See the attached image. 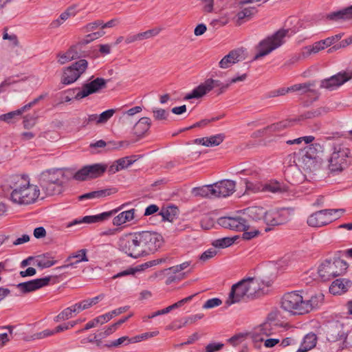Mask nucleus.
Segmentation results:
<instances>
[{
	"label": "nucleus",
	"mask_w": 352,
	"mask_h": 352,
	"mask_svg": "<svg viewBox=\"0 0 352 352\" xmlns=\"http://www.w3.org/2000/svg\"><path fill=\"white\" fill-rule=\"evenodd\" d=\"M300 291L285 293L281 298L280 308L291 316L304 315L318 308L323 302L322 294L303 297Z\"/></svg>",
	"instance_id": "nucleus-1"
},
{
	"label": "nucleus",
	"mask_w": 352,
	"mask_h": 352,
	"mask_svg": "<svg viewBox=\"0 0 352 352\" xmlns=\"http://www.w3.org/2000/svg\"><path fill=\"white\" fill-rule=\"evenodd\" d=\"M153 235L151 231L126 234L120 237L118 249L127 256L137 258L146 254V248L151 250L150 245H152Z\"/></svg>",
	"instance_id": "nucleus-2"
},
{
	"label": "nucleus",
	"mask_w": 352,
	"mask_h": 352,
	"mask_svg": "<svg viewBox=\"0 0 352 352\" xmlns=\"http://www.w3.org/2000/svg\"><path fill=\"white\" fill-rule=\"evenodd\" d=\"M8 187L12 190L10 200L19 205H29L34 203L40 195V189L30 184L23 177L14 175L6 180Z\"/></svg>",
	"instance_id": "nucleus-3"
},
{
	"label": "nucleus",
	"mask_w": 352,
	"mask_h": 352,
	"mask_svg": "<svg viewBox=\"0 0 352 352\" xmlns=\"http://www.w3.org/2000/svg\"><path fill=\"white\" fill-rule=\"evenodd\" d=\"M263 294L259 280L255 277L245 278L231 287L226 305L229 307L242 300L259 297Z\"/></svg>",
	"instance_id": "nucleus-4"
},
{
	"label": "nucleus",
	"mask_w": 352,
	"mask_h": 352,
	"mask_svg": "<svg viewBox=\"0 0 352 352\" xmlns=\"http://www.w3.org/2000/svg\"><path fill=\"white\" fill-rule=\"evenodd\" d=\"M38 181L45 195L53 196L63 191L66 179L60 169H49L40 174Z\"/></svg>",
	"instance_id": "nucleus-5"
},
{
	"label": "nucleus",
	"mask_w": 352,
	"mask_h": 352,
	"mask_svg": "<svg viewBox=\"0 0 352 352\" xmlns=\"http://www.w3.org/2000/svg\"><path fill=\"white\" fill-rule=\"evenodd\" d=\"M352 160L349 148L343 144H334L332 153L329 159V170L331 173H339L346 168Z\"/></svg>",
	"instance_id": "nucleus-6"
},
{
	"label": "nucleus",
	"mask_w": 352,
	"mask_h": 352,
	"mask_svg": "<svg viewBox=\"0 0 352 352\" xmlns=\"http://www.w3.org/2000/svg\"><path fill=\"white\" fill-rule=\"evenodd\" d=\"M348 268V263L340 258L334 257L324 261L318 268L319 277L323 281L344 275Z\"/></svg>",
	"instance_id": "nucleus-7"
},
{
	"label": "nucleus",
	"mask_w": 352,
	"mask_h": 352,
	"mask_svg": "<svg viewBox=\"0 0 352 352\" xmlns=\"http://www.w3.org/2000/svg\"><path fill=\"white\" fill-rule=\"evenodd\" d=\"M314 144L306 146L303 149L294 153V162L299 169L312 172L318 166V155L316 146Z\"/></svg>",
	"instance_id": "nucleus-8"
},
{
	"label": "nucleus",
	"mask_w": 352,
	"mask_h": 352,
	"mask_svg": "<svg viewBox=\"0 0 352 352\" xmlns=\"http://www.w3.org/2000/svg\"><path fill=\"white\" fill-rule=\"evenodd\" d=\"M350 331L340 321H332L328 323L326 330V338L330 342H338L339 349L343 350L348 347L347 338Z\"/></svg>",
	"instance_id": "nucleus-9"
},
{
	"label": "nucleus",
	"mask_w": 352,
	"mask_h": 352,
	"mask_svg": "<svg viewBox=\"0 0 352 352\" xmlns=\"http://www.w3.org/2000/svg\"><path fill=\"white\" fill-rule=\"evenodd\" d=\"M288 33V30H279L272 36L267 37L259 42L258 45V52L254 60H258L271 53L273 50L278 48L284 43V38Z\"/></svg>",
	"instance_id": "nucleus-10"
},
{
	"label": "nucleus",
	"mask_w": 352,
	"mask_h": 352,
	"mask_svg": "<svg viewBox=\"0 0 352 352\" xmlns=\"http://www.w3.org/2000/svg\"><path fill=\"white\" fill-rule=\"evenodd\" d=\"M344 209H324L311 214L307 219V223L311 227L327 226L341 217Z\"/></svg>",
	"instance_id": "nucleus-11"
},
{
	"label": "nucleus",
	"mask_w": 352,
	"mask_h": 352,
	"mask_svg": "<svg viewBox=\"0 0 352 352\" xmlns=\"http://www.w3.org/2000/svg\"><path fill=\"white\" fill-rule=\"evenodd\" d=\"M108 81L109 80H105L102 78H96L90 82L83 83L81 89L79 87L69 89L67 90V93L72 94L76 92L73 98L79 100L89 95L98 93L100 89L105 88Z\"/></svg>",
	"instance_id": "nucleus-12"
},
{
	"label": "nucleus",
	"mask_w": 352,
	"mask_h": 352,
	"mask_svg": "<svg viewBox=\"0 0 352 352\" xmlns=\"http://www.w3.org/2000/svg\"><path fill=\"white\" fill-rule=\"evenodd\" d=\"M87 67L88 62L85 59H80L73 63L63 69L61 83L64 85H69L75 82L85 72Z\"/></svg>",
	"instance_id": "nucleus-13"
},
{
	"label": "nucleus",
	"mask_w": 352,
	"mask_h": 352,
	"mask_svg": "<svg viewBox=\"0 0 352 352\" xmlns=\"http://www.w3.org/2000/svg\"><path fill=\"white\" fill-rule=\"evenodd\" d=\"M228 87L229 83L223 84L220 80L209 78L193 89L190 93L187 94L184 96V99L185 100H188L194 98H199L215 87H219L220 89L219 94H221Z\"/></svg>",
	"instance_id": "nucleus-14"
},
{
	"label": "nucleus",
	"mask_w": 352,
	"mask_h": 352,
	"mask_svg": "<svg viewBox=\"0 0 352 352\" xmlns=\"http://www.w3.org/2000/svg\"><path fill=\"white\" fill-rule=\"evenodd\" d=\"M218 223L225 228L237 232H242L250 228L247 220L239 216L221 217L219 219Z\"/></svg>",
	"instance_id": "nucleus-15"
},
{
	"label": "nucleus",
	"mask_w": 352,
	"mask_h": 352,
	"mask_svg": "<svg viewBox=\"0 0 352 352\" xmlns=\"http://www.w3.org/2000/svg\"><path fill=\"white\" fill-rule=\"evenodd\" d=\"M214 197H226L235 191L236 183L230 179H223L212 184Z\"/></svg>",
	"instance_id": "nucleus-16"
},
{
	"label": "nucleus",
	"mask_w": 352,
	"mask_h": 352,
	"mask_svg": "<svg viewBox=\"0 0 352 352\" xmlns=\"http://www.w3.org/2000/svg\"><path fill=\"white\" fill-rule=\"evenodd\" d=\"M349 81V78L344 77L342 72H340L329 78L320 81V88L328 91H334Z\"/></svg>",
	"instance_id": "nucleus-17"
},
{
	"label": "nucleus",
	"mask_w": 352,
	"mask_h": 352,
	"mask_svg": "<svg viewBox=\"0 0 352 352\" xmlns=\"http://www.w3.org/2000/svg\"><path fill=\"white\" fill-rule=\"evenodd\" d=\"M87 250L81 249L71 254L65 260V264L57 267L56 270H62L69 267L76 268L77 265L81 262H87L89 258L87 256Z\"/></svg>",
	"instance_id": "nucleus-18"
},
{
	"label": "nucleus",
	"mask_w": 352,
	"mask_h": 352,
	"mask_svg": "<svg viewBox=\"0 0 352 352\" xmlns=\"http://www.w3.org/2000/svg\"><path fill=\"white\" fill-rule=\"evenodd\" d=\"M51 276L36 278L23 283H19L16 287L23 294L36 291L43 287L48 285Z\"/></svg>",
	"instance_id": "nucleus-19"
},
{
	"label": "nucleus",
	"mask_w": 352,
	"mask_h": 352,
	"mask_svg": "<svg viewBox=\"0 0 352 352\" xmlns=\"http://www.w3.org/2000/svg\"><path fill=\"white\" fill-rule=\"evenodd\" d=\"M245 58V50L238 48L232 50L219 62V67L223 69L230 67L232 65Z\"/></svg>",
	"instance_id": "nucleus-20"
},
{
	"label": "nucleus",
	"mask_w": 352,
	"mask_h": 352,
	"mask_svg": "<svg viewBox=\"0 0 352 352\" xmlns=\"http://www.w3.org/2000/svg\"><path fill=\"white\" fill-rule=\"evenodd\" d=\"M287 217L283 214V210H266L264 222L271 226L284 224L287 222Z\"/></svg>",
	"instance_id": "nucleus-21"
},
{
	"label": "nucleus",
	"mask_w": 352,
	"mask_h": 352,
	"mask_svg": "<svg viewBox=\"0 0 352 352\" xmlns=\"http://www.w3.org/2000/svg\"><path fill=\"white\" fill-rule=\"evenodd\" d=\"M178 208L175 206H169L166 208H162L160 210L159 207L155 205V219L157 217H161V222H172L177 215Z\"/></svg>",
	"instance_id": "nucleus-22"
},
{
	"label": "nucleus",
	"mask_w": 352,
	"mask_h": 352,
	"mask_svg": "<svg viewBox=\"0 0 352 352\" xmlns=\"http://www.w3.org/2000/svg\"><path fill=\"white\" fill-rule=\"evenodd\" d=\"M351 284L352 282L346 278L336 279L329 287V292L333 295H340L346 292Z\"/></svg>",
	"instance_id": "nucleus-23"
},
{
	"label": "nucleus",
	"mask_w": 352,
	"mask_h": 352,
	"mask_svg": "<svg viewBox=\"0 0 352 352\" xmlns=\"http://www.w3.org/2000/svg\"><path fill=\"white\" fill-rule=\"evenodd\" d=\"M80 46L79 45H73L65 53L59 54L58 55V57H59L58 63L60 65H63L67 62L80 58Z\"/></svg>",
	"instance_id": "nucleus-24"
},
{
	"label": "nucleus",
	"mask_w": 352,
	"mask_h": 352,
	"mask_svg": "<svg viewBox=\"0 0 352 352\" xmlns=\"http://www.w3.org/2000/svg\"><path fill=\"white\" fill-rule=\"evenodd\" d=\"M327 18L331 21L352 19V6L331 12L327 14Z\"/></svg>",
	"instance_id": "nucleus-25"
},
{
	"label": "nucleus",
	"mask_w": 352,
	"mask_h": 352,
	"mask_svg": "<svg viewBox=\"0 0 352 352\" xmlns=\"http://www.w3.org/2000/svg\"><path fill=\"white\" fill-rule=\"evenodd\" d=\"M118 212V210H113L108 212H104L96 215L85 216L82 218V221L84 223H94L98 222H102L111 217Z\"/></svg>",
	"instance_id": "nucleus-26"
},
{
	"label": "nucleus",
	"mask_w": 352,
	"mask_h": 352,
	"mask_svg": "<svg viewBox=\"0 0 352 352\" xmlns=\"http://www.w3.org/2000/svg\"><path fill=\"white\" fill-rule=\"evenodd\" d=\"M266 210L261 206H251L245 209V214L252 219L257 221L265 219Z\"/></svg>",
	"instance_id": "nucleus-27"
},
{
	"label": "nucleus",
	"mask_w": 352,
	"mask_h": 352,
	"mask_svg": "<svg viewBox=\"0 0 352 352\" xmlns=\"http://www.w3.org/2000/svg\"><path fill=\"white\" fill-rule=\"evenodd\" d=\"M263 192L272 193H281L287 190V186L279 182L270 180L263 183Z\"/></svg>",
	"instance_id": "nucleus-28"
},
{
	"label": "nucleus",
	"mask_w": 352,
	"mask_h": 352,
	"mask_svg": "<svg viewBox=\"0 0 352 352\" xmlns=\"http://www.w3.org/2000/svg\"><path fill=\"white\" fill-rule=\"evenodd\" d=\"M317 342L316 335L314 333H309L305 336L299 346V352H307L315 347Z\"/></svg>",
	"instance_id": "nucleus-29"
},
{
	"label": "nucleus",
	"mask_w": 352,
	"mask_h": 352,
	"mask_svg": "<svg viewBox=\"0 0 352 352\" xmlns=\"http://www.w3.org/2000/svg\"><path fill=\"white\" fill-rule=\"evenodd\" d=\"M151 123L149 119L146 117L139 119L133 127V133L138 137H141L149 129Z\"/></svg>",
	"instance_id": "nucleus-30"
},
{
	"label": "nucleus",
	"mask_w": 352,
	"mask_h": 352,
	"mask_svg": "<svg viewBox=\"0 0 352 352\" xmlns=\"http://www.w3.org/2000/svg\"><path fill=\"white\" fill-rule=\"evenodd\" d=\"M90 179L100 177L107 169V165L104 164H94L87 165Z\"/></svg>",
	"instance_id": "nucleus-31"
},
{
	"label": "nucleus",
	"mask_w": 352,
	"mask_h": 352,
	"mask_svg": "<svg viewBox=\"0 0 352 352\" xmlns=\"http://www.w3.org/2000/svg\"><path fill=\"white\" fill-rule=\"evenodd\" d=\"M117 329L118 327L115 323L108 327H105L103 329L100 330L96 333L92 335L91 336L93 338H90V342L100 341L101 340L112 334Z\"/></svg>",
	"instance_id": "nucleus-32"
},
{
	"label": "nucleus",
	"mask_w": 352,
	"mask_h": 352,
	"mask_svg": "<svg viewBox=\"0 0 352 352\" xmlns=\"http://www.w3.org/2000/svg\"><path fill=\"white\" fill-rule=\"evenodd\" d=\"M135 209H131L126 211L120 212L113 219V224L114 226H121L127 221L132 220L134 218Z\"/></svg>",
	"instance_id": "nucleus-33"
},
{
	"label": "nucleus",
	"mask_w": 352,
	"mask_h": 352,
	"mask_svg": "<svg viewBox=\"0 0 352 352\" xmlns=\"http://www.w3.org/2000/svg\"><path fill=\"white\" fill-rule=\"evenodd\" d=\"M37 266L41 269L48 268L56 263V261L54 260L50 253H45L37 256Z\"/></svg>",
	"instance_id": "nucleus-34"
},
{
	"label": "nucleus",
	"mask_w": 352,
	"mask_h": 352,
	"mask_svg": "<svg viewBox=\"0 0 352 352\" xmlns=\"http://www.w3.org/2000/svg\"><path fill=\"white\" fill-rule=\"evenodd\" d=\"M212 186V184H209L201 187H195L192 189V193L195 197H214Z\"/></svg>",
	"instance_id": "nucleus-35"
},
{
	"label": "nucleus",
	"mask_w": 352,
	"mask_h": 352,
	"mask_svg": "<svg viewBox=\"0 0 352 352\" xmlns=\"http://www.w3.org/2000/svg\"><path fill=\"white\" fill-rule=\"evenodd\" d=\"M113 189L107 188L85 193L79 196V200L104 197L113 193Z\"/></svg>",
	"instance_id": "nucleus-36"
},
{
	"label": "nucleus",
	"mask_w": 352,
	"mask_h": 352,
	"mask_svg": "<svg viewBox=\"0 0 352 352\" xmlns=\"http://www.w3.org/2000/svg\"><path fill=\"white\" fill-rule=\"evenodd\" d=\"M245 192L247 194L257 193L263 192V183L258 181H250L248 179H244Z\"/></svg>",
	"instance_id": "nucleus-37"
},
{
	"label": "nucleus",
	"mask_w": 352,
	"mask_h": 352,
	"mask_svg": "<svg viewBox=\"0 0 352 352\" xmlns=\"http://www.w3.org/2000/svg\"><path fill=\"white\" fill-rule=\"evenodd\" d=\"M325 49V47L321 42V41L315 42L314 44L311 45H307L305 47L301 52L302 56L303 58H307L312 54H317L320 51Z\"/></svg>",
	"instance_id": "nucleus-38"
},
{
	"label": "nucleus",
	"mask_w": 352,
	"mask_h": 352,
	"mask_svg": "<svg viewBox=\"0 0 352 352\" xmlns=\"http://www.w3.org/2000/svg\"><path fill=\"white\" fill-rule=\"evenodd\" d=\"M329 111V109L327 107H319L316 109H311L307 111L304 112L300 115V118L302 120L305 119H312L318 116H320L323 114L327 113Z\"/></svg>",
	"instance_id": "nucleus-39"
},
{
	"label": "nucleus",
	"mask_w": 352,
	"mask_h": 352,
	"mask_svg": "<svg viewBox=\"0 0 352 352\" xmlns=\"http://www.w3.org/2000/svg\"><path fill=\"white\" fill-rule=\"evenodd\" d=\"M237 238L238 237L236 236L233 237H223L214 240L212 244L214 248H226L232 245Z\"/></svg>",
	"instance_id": "nucleus-40"
},
{
	"label": "nucleus",
	"mask_w": 352,
	"mask_h": 352,
	"mask_svg": "<svg viewBox=\"0 0 352 352\" xmlns=\"http://www.w3.org/2000/svg\"><path fill=\"white\" fill-rule=\"evenodd\" d=\"M315 86V83L309 82L305 83L295 84L289 87L290 91H299L300 94H306L311 91V87Z\"/></svg>",
	"instance_id": "nucleus-41"
},
{
	"label": "nucleus",
	"mask_w": 352,
	"mask_h": 352,
	"mask_svg": "<svg viewBox=\"0 0 352 352\" xmlns=\"http://www.w3.org/2000/svg\"><path fill=\"white\" fill-rule=\"evenodd\" d=\"M225 138L226 135L224 133H219L210 137H206V146H219L223 142Z\"/></svg>",
	"instance_id": "nucleus-42"
},
{
	"label": "nucleus",
	"mask_w": 352,
	"mask_h": 352,
	"mask_svg": "<svg viewBox=\"0 0 352 352\" xmlns=\"http://www.w3.org/2000/svg\"><path fill=\"white\" fill-rule=\"evenodd\" d=\"M129 309V306L119 307L118 309L112 310L110 312L100 315L101 319L102 320L104 323H106L108 321H109L111 319H112L114 316H118V315L126 311Z\"/></svg>",
	"instance_id": "nucleus-43"
},
{
	"label": "nucleus",
	"mask_w": 352,
	"mask_h": 352,
	"mask_svg": "<svg viewBox=\"0 0 352 352\" xmlns=\"http://www.w3.org/2000/svg\"><path fill=\"white\" fill-rule=\"evenodd\" d=\"M21 117L20 111L17 109L13 111L8 112L0 116V120L7 123H14L19 120Z\"/></svg>",
	"instance_id": "nucleus-44"
},
{
	"label": "nucleus",
	"mask_w": 352,
	"mask_h": 352,
	"mask_svg": "<svg viewBox=\"0 0 352 352\" xmlns=\"http://www.w3.org/2000/svg\"><path fill=\"white\" fill-rule=\"evenodd\" d=\"M274 325L272 322H265L259 326L258 333L260 335L268 337L274 333Z\"/></svg>",
	"instance_id": "nucleus-45"
},
{
	"label": "nucleus",
	"mask_w": 352,
	"mask_h": 352,
	"mask_svg": "<svg viewBox=\"0 0 352 352\" xmlns=\"http://www.w3.org/2000/svg\"><path fill=\"white\" fill-rule=\"evenodd\" d=\"M137 160L136 155L126 156L116 160L120 168L124 170L129 167Z\"/></svg>",
	"instance_id": "nucleus-46"
},
{
	"label": "nucleus",
	"mask_w": 352,
	"mask_h": 352,
	"mask_svg": "<svg viewBox=\"0 0 352 352\" xmlns=\"http://www.w3.org/2000/svg\"><path fill=\"white\" fill-rule=\"evenodd\" d=\"M292 124L291 120H285L268 126L267 129L270 132L280 131L281 130L290 126Z\"/></svg>",
	"instance_id": "nucleus-47"
},
{
	"label": "nucleus",
	"mask_w": 352,
	"mask_h": 352,
	"mask_svg": "<svg viewBox=\"0 0 352 352\" xmlns=\"http://www.w3.org/2000/svg\"><path fill=\"white\" fill-rule=\"evenodd\" d=\"M19 76H10L6 78L1 84H0V94L6 91V88L12 85L13 84L17 83L20 81H23L25 79H16Z\"/></svg>",
	"instance_id": "nucleus-48"
},
{
	"label": "nucleus",
	"mask_w": 352,
	"mask_h": 352,
	"mask_svg": "<svg viewBox=\"0 0 352 352\" xmlns=\"http://www.w3.org/2000/svg\"><path fill=\"white\" fill-rule=\"evenodd\" d=\"M72 313H75L72 306L67 307L64 310H63L58 315H57L54 320L56 322H60L61 320H67L72 316Z\"/></svg>",
	"instance_id": "nucleus-49"
},
{
	"label": "nucleus",
	"mask_w": 352,
	"mask_h": 352,
	"mask_svg": "<svg viewBox=\"0 0 352 352\" xmlns=\"http://www.w3.org/2000/svg\"><path fill=\"white\" fill-rule=\"evenodd\" d=\"M130 338L128 336H122L119 338L118 339L109 341L108 344H107V346L109 348H116L118 347L122 344L127 345L131 342L130 341Z\"/></svg>",
	"instance_id": "nucleus-50"
},
{
	"label": "nucleus",
	"mask_w": 352,
	"mask_h": 352,
	"mask_svg": "<svg viewBox=\"0 0 352 352\" xmlns=\"http://www.w3.org/2000/svg\"><path fill=\"white\" fill-rule=\"evenodd\" d=\"M87 170V166H83L74 175V179L77 181L89 180L90 177Z\"/></svg>",
	"instance_id": "nucleus-51"
},
{
	"label": "nucleus",
	"mask_w": 352,
	"mask_h": 352,
	"mask_svg": "<svg viewBox=\"0 0 352 352\" xmlns=\"http://www.w3.org/2000/svg\"><path fill=\"white\" fill-rule=\"evenodd\" d=\"M352 44V35L349 37L341 41L338 44H336L328 50V53H332L335 51H337L341 48H344Z\"/></svg>",
	"instance_id": "nucleus-52"
},
{
	"label": "nucleus",
	"mask_w": 352,
	"mask_h": 352,
	"mask_svg": "<svg viewBox=\"0 0 352 352\" xmlns=\"http://www.w3.org/2000/svg\"><path fill=\"white\" fill-rule=\"evenodd\" d=\"M115 112V109H107L103 111L100 115H98V120H97V124L106 123L113 116Z\"/></svg>",
	"instance_id": "nucleus-53"
},
{
	"label": "nucleus",
	"mask_w": 352,
	"mask_h": 352,
	"mask_svg": "<svg viewBox=\"0 0 352 352\" xmlns=\"http://www.w3.org/2000/svg\"><path fill=\"white\" fill-rule=\"evenodd\" d=\"M195 295L196 294L190 295L186 298H184L179 300L178 302H175V303L173 304L172 305H170V306L166 307L165 309H166V313L168 314L173 309L180 307L182 305H184L185 303L190 302Z\"/></svg>",
	"instance_id": "nucleus-54"
},
{
	"label": "nucleus",
	"mask_w": 352,
	"mask_h": 352,
	"mask_svg": "<svg viewBox=\"0 0 352 352\" xmlns=\"http://www.w3.org/2000/svg\"><path fill=\"white\" fill-rule=\"evenodd\" d=\"M104 324L102 320L101 319V316H99L95 318H94L93 320L89 321L85 326V327L80 330H78L77 331V333H82L84 331H86V330H88V329H90L91 328H94V327H96L98 324Z\"/></svg>",
	"instance_id": "nucleus-55"
},
{
	"label": "nucleus",
	"mask_w": 352,
	"mask_h": 352,
	"mask_svg": "<svg viewBox=\"0 0 352 352\" xmlns=\"http://www.w3.org/2000/svg\"><path fill=\"white\" fill-rule=\"evenodd\" d=\"M289 92V87H282L278 89L272 90L265 95V98H274L280 96H283L285 94Z\"/></svg>",
	"instance_id": "nucleus-56"
},
{
	"label": "nucleus",
	"mask_w": 352,
	"mask_h": 352,
	"mask_svg": "<svg viewBox=\"0 0 352 352\" xmlns=\"http://www.w3.org/2000/svg\"><path fill=\"white\" fill-rule=\"evenodd\" d=\"M153 336H154L153 331L146 332V333H143L142 334L131 337L130 338V341L131 342V343H137V342H140L142 340H147L148 338H152Z\"/></svg>",
	"instance_id": "nucleus-57"
},
{
	"label": "nucleus",
	"mask_w": 352,
	"mask_h": 352,
	"mask_svg": "<svg viewBox=\"0 0 352 352\" xmlns=\"http://www.w3.org/2000/svg\"><path fill=\"white\" fill-rule=\"evenodd\" d=\"M256 12L254 7L245 8L242 10L239 11L236 16L239 19H243L246 17H249Z\"/></svg>",
	"instance_id": "nucleus-58"
},
{
	"label": "nucleus",
	"mask_w": 352,
	"mask_h": 352,
	"mask_svg": "<svg viewBox=\"0 0 352 352\" xmlns=\"http://www.w3.org/2000/svg\"><path fill=\"white\" fill-rule=\"evenodd\" d=\"M222 304V301L219 298H213L207 300L203 305L204 309H212L218 307Z\"/></svg>",
	"instance_id": "nucleus-59"
},
{
	"label": "nucleus",
	"mask_w": 352,
	"mask_h": 352,
	"mask_svg": "<svg viewBox=\"0 0 352 352\" xmlns=\"http://www.w3.org/2000/svg\"><path fill=\"white\" fill-rule=\"evenodd\" d=\"M342 36L341 34H338L320 41L325 48H327L338 41L342 38Z\"/></svg>",
	"instance_id": "nucleus-60"
},
{
	"label": "nucleus",
	"mask_w": 352,
	"mask_h": 352,
	"mask_svg": "<svg viewBox=\"0 0 352 352\" xmlns=\"http://www.w3.org/2000/svg\"><path fill=\"white\" fill-rule=\"evenodd\" d=\"M169 111L164 109H155V120H168Z\"/></svg>",
	"instance_id": "nucleus-61"
},
{
	"label": "nucleus",
	"mask_w": 352,
	"mask_h": 352,
	"mask_svg": "<svg viewBox=\"0 0 352 352\" xmlns=\"http://www.w3.org/2000/svg\"><path fill=\"white\" fill-rule=\"evenodd\" d=\"M102 30L87 34L83 43L87 44L102 36L105 34Z\"/></svg>",
	"instance_id": "nucleus-62"
},
{
	"label": "nucleus",
	"mask_w": 352,
	"mask_h": 352,
	"mask_svg": "<svg viewBox=\"0 0 352 352\" xmlns=\"http://www.w3.org/2000/svg\"><path fill=\"white\" fill-rule=\"evenodd\" d=\"M217 254V251L214 248H210L204 252L199 256V259L202 261H206L210 258H212Z\"/></svg>",
	"instance_id": "nucleus-63"
},
{
	"label": "nucleus",
	"mask_w": 352,
	"mask_h": 352,
	"mask_svg": "<svg viewBox=\"0 0 352 352\" xmlns=\"http://www.w3.org/2000/svg\"><path fill=\"white\" fill-rule=\"evenodd\" d=\"M223 346V344L219 342H211L206 346V352H217L221 349Z\"/></svg>",
	"instance_id": "nucleus-64"
}]
</instances>
